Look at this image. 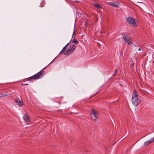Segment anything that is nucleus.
<instances>
[{"mask_svg": "<svg viewBox=\"0 0 154 154\" xmlns=\"http://www.w3.org/2000/svg\"><path fill=\"white\" fill-rule=\"evenodd\" d=\"M3 97H6L8 96L7 94H3Z\"/></svg>", "mask_w": 154, "mask_h": 154, "instance_id": "obj_16", "label": "nucleus"}, {"mask_svg": "<svg viewBox=\"0 0 154 154\" xmlns=\"http://www.w3.org/2000/svg\"><path fill=\"white\" fill-rule=\"evenodd\" d=\"M23 119L25 121L27 122H29V117L26 114L24 115Z\"/></svg>", "mask_w": 154, "mask_h": 154, "instance_id": "obj_9", "label": "nucleus"}, {"mask_svg": "<svg viewBox=\"0 0 154 154\" xmlns=\"http://www.w3.org/2000/svg\"><path fill=\"white\" fill-rule=\"evenodd\" d=\"M126 20L129 24L134 27H136L138 25V22L132 17H129L127 18Z\"/></svg>", "mask_w": 154, "mask_h": 154, "instance_id": "obj_3", "label": "nucleus"}, {"mask_svg": "<svg viewBox=\"0 0 154 154\" xmlns=\"http://www.w3.org/2000/svg\"><path fill=\"white\" fill-rule=\"evenodd\" d=\"M24 85H28V84H24Z\"/></svg>", "mask_w": 154, "mask_h": 154, "instance_id": "obj_22", "label": "nucleus"}, {"mask_svg": "<svg viewBox=\"0 0 154 154\" xmlns=\"http://www.w3.org/2000/svg\"><path fill=\"white\" fill-rule=\"evenodd\" d=\"M94 5L96 8H98V9L101 8H102L101 5L97 3L94 4Z\"/></svg>", "mask_w": 154, "mask_h": 154, "instance_id": "obj_10", "label": "nucleus"}, {"mask_svg": "<svg viewBox=\"0 0 154 154\" xmlns=\"http://www.w3.org/2000/svg\"><path fill=\"white\" fill-rule=\"evenodd\" d=\"M72 42L73 43H75L76 44H78L79 43V42L78 41L76 40H75V39H74L73 40Z\"/></svg>", "mask_w": 154, "mask_h": 154, "instance_id": "obj_13", "label": "nucleus"}, {"mask_svg": "<svg viewBox=\"0 0 154 154\" xmlns=\"http://www.w3.org/2000/svg\"><path fill=\"white\" fill-rule=\"evenodd\" d=\"M92 111L91 114V119L94 121H97L98 118V115L97 112L94 109H92Z\"/></svg>", "mask_w": 154, "mask_h": 154, "instance_id": "obj_5", "label": "nucleus"}, {"mask_svg": "<svg viewBox=\"0 0 154 154\" xmlns=\"http://www.w3.org/2000/svg\"><path fill=\"white\" fill-rule=\"evenodd\" d=\"M132 97L131 102L134 106H136L140 104L141 100L138 98V93L136 90H134Z\"/></svg>", "mask_w": 154, "mask_h": 154, "instance_id": "obj_1", "label": "nucleus"}, {"mask_svg": "<svg viewBox=\"0 0 154 154\" xmlns=\"http://www.w3.org/2000/svg\"><path fill=\"white\" fill-rule=\"evenodd\" d=\"M117 70L116 69L115 70V72L114 74H116V73H117Z\"/></svg>", "mask_w": 154, "mask_h": 154, "instance_id": "obj_17", "label": "nucleus"}, {"mask_svg": "<svg viewBox=\"0 0 154 154\" xmlns=\"http://www.w3.org/2000/svg\"><path fill=\"white\" fill-rule=\"evenodd\" d=\"M74 35V32L73 33V34H72V36H73Z\"/></svg>", "mask_w": 154, "mask_h": 154, "instance_id": "obj_20", "label": "nucleus"}, {"mask_svg": "<svg viewBox=\"0 0 154 154\" xmlns=\"http://www.w3.org/2000/svg\"><path fill=\"white\" fill-rule=\"evenodd\" d=\"M150 144V143H149V141L145 142L144 143V145L147 146L149 144Z\"/></svg>", "mask_w": 154, "mask_h": 154, "instance_id": "obj_12", "label": "nucleus"}, {"mask_svg": "<svg viewBox=\"0 0 154 154\" xmlns=\"http://www.w3.org/2000/svg\"><path fill=\"white\" fill-rule=\"evenodd\" d=\"M69 44V43H68V44H67L65 46V47L66 48V47Z\"/></svg>", "mask_w": 154, "mask_h": 154, "instance_id": "obj_18", "label": "nucleus"}, {"mask_svg": "<svg viewBox=\"0 0 154 154\" xmlns=\"http://www.w3.org/2000/svg\"><path fill=\"white\" fill-rule=\"evenodd\" d=\"M108 4L116 8H118L119 5V3L118 2H109Z\"/></svg>", "mask_w": 154, "mask_h": 154, "instance_id": "obj_7", "label": "nucleus"}, {"mask_svg": "<svg viewBox=\"0 0 154 154\" xmlns=\"http://www.w3.org/2000/svg\"><path fill=\"white\" fill-rule=\"evenodd\" d=\"M123 38L125 42L128 43V45H131L133 44L132 39L129 36L124 35Z\"/></svg>", "mask_w": 154, "mask_h": 154, "instance_id": "obj_6", "label": "nucleus"}, {"mask_svg": "<svg viewBox=\"0 0 154 154\" xmlns=\"http://www.w3.org/2000/svg\"><path fill=\"white\" fill-rule=\"evenodd\" d=\"M76 47V46L75 45H70L67 51L64 53V54L67 55L71 54L72 53L73 51L75 49Z\"/></svg>", "mask_w": 154, "mask_h": 154, "instance_id": "obj_4", "label": "nucleus"}, {"mask_svg": "<svg viewBox=\"0 0 154 154\" xmlns=\"http://www.w3.org/2000/svg\"><path fill=\"white\" fill-rule=\"evenodd\" d=\"M3 97V94L0 93V97Z\"/></svg>", "mask_w": 154, "mask_h": 154, "instance_id": "obj_15", "label": "nucleus"}, {"mask_svg": "<svg viewBox=\"0 0 154 154\" xmlns=\"http://www.w3.org/2000/svg\"><path fill=\"white\" fill-rule=\"evenodd\" d=\"M134 63H133L131 64V66H134Z\"/></svg>", "mask_w": 154, "mask_h": 154, "instance_id": "obj_19", "label": "nucleus"}, {"mask_svg": "<svg viewBox=\"0 0 154 154\" xmlns=\"http://www.w3.org/2000/svg\"><path fill=\"white\" fill-rule=\"evenodd\" d=\"M66 48L65 47H64L61 51L60 52V54L62 52L66 50Z\"/></svg>", "mask_w": 154, "mask_h": 154, "instance_id": "obj_14", "label": "nucleus"}, {"mask_svg": "<svg viewBox=\"0 0 154 154\" xmlns=\"http://www.w3.org/2000/svg\"><path fill=\"white\" fill-rule=\"evenodd\" d=\"M150 143H153L154 142V137L152 138H151V139H150L149 140V141Z\"/></svg>", "mask_w": 154, "mask_h": 154, "instance_id": "obj_11", "label": "nucleus"}, {"mask_svg": "<svg viewBox=\"0 0 154 154\" xmlns=\"http://www.w3.org/2000/svg\"><path fill=\"white\" fill-rule=\"evenodd\" d=\"M138 50H139V51H140V50H141V49H140V48H139V49H138Z\"/></svg>", "mask_w": 154, "mask_h": 154, "instance_id": "obj_21", "label": "nucleus"}, {"mask_svg": "<svg viewBox=\"0 0 154 154\" xmlns=\"http://www.w3.org/2000/svg\"><path fill=\"white\" fill-rule=\"evenodd\" d=\"M15 102L19 106H21L23 105V102L21 101L20 100L18 99H16L15 100Z\"/></svg>", "mask_w": 154, "mask_h": 154, "instance_id": "obj_8", "label": "nucleus"}, {"mask_svg": "<svg viewBox=\"0 0 154 154\" xmlns=\"http://www.w3.org/2000/svg\"><path fill=\"white\" fill-rule=\"evenodd\" d=\"M45 72L43 70H41L39 72L35 74L31 77L27 78L28 80H31L32 79L35 80L42 78L45 75Z\"/></svg>", "mask_w": 154, "mask_h": 154, "instance_id": "obj_2", "label": "nucleus"}]
</instances>
